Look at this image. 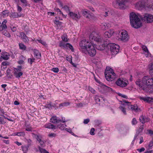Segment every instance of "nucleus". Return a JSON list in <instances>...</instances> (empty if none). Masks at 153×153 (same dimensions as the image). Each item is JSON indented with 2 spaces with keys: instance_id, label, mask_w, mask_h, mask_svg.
<instances>
[{
  "instance_id": "nucleus-1",
  "label": "nucleus",
  "mask_w": 153,
  "mask_h": 153,
  "mask_svg": "<svg viewBox=\"0 0 153 153\" xmlns=\"http://www.w3.org/2000/svg\"><path fill=\"white\" fill-rule=\"evenodd\" d=\"M80 50L82 53L93 56L96 53L95 45L85 39L82 40L79 43Z\"/></svg>"
},
{
  "instance_id": "nucleus-2",
  "label": "nucleus",
  "mask_w": 153,
  "mask_h": 153,
  "mask_svg": "<svg viewBox=\"0 0 153 153\" xmlns=\"http://www.w3.org/2000/svg\"><path fill=\"white\" fill-rule=\"evenodd\" d=\"M135 83L141 89L145 90L146 86H151L153 85V78L149 76H144L142 80L138 79Z\"/></svg>"
},
{
  "instance_id": "nucleus-3",
  "label": "nucleus",
  "mask_w": 153,
  "mask_h": 153,
  "mask_svg": "<svg viewBox=\"0 0 153 153\" xmlns=\"http://www.w3.org/2000/svg\"><path fill=\"white\" fill-rule=\"evenodd\" d=\"M129 17L130 22L132 27L137 29L142 26V17L140 15L132 12L130 14Z\"/></svg>"
},
{
  "instance_id": "nucleus-4",
  "label": "nucleus",
  "mask_w": 153,
  "mask_h": 153,
  "mask_svg": "<svg viewBox=\"0 0 153 153\" xmlns=\"http://www.w3.org/2000/svg\"><path fill=\"white\" fill-rule=\"evenodd\" d=\"M121 105L119 106V108L125 115L126 114V107H127L129 110L136 112L140 110L136 105H132L131 104L130 102H127L126 100H123L121 101Z\"/></svg>"
},
{
  "instance_id": "nucleus-5",
  "label": "nucleus",
  "mask_w": 153,
  "mask_h": 153,
  "mask_svg": "<svg viewBox=\"0 0 153 153\" xmlns=\"http://www.w3.org/2000/svg\"><path fill=\"white\" fill-rule=\"evenodd\" d=\"M105 77L108 81H112L116 77V74L111 68L107 67L105 72Z\"/></svg>"
},
{
  "instance_id": "nucleus-6",
  "label": "nucleus",
  "mask_w": 153,
  "mask_h": 153,
  "mask_svg": "<svg viewBox=\"0 0 153 153\" xmlns=\"http://www.w3.org/2000/svg\"><path fill=\"white\" fill-rule=\"evenodd\" d=\"M117 39L120 41L126 42L128 41V35L127 32L124 30L120 32Z\"/></svg>"
},
{
  "instance_id": "nucleus-7",
  "label": "nucleus",
  "mask_w": 153,
  "mask_h": 153,
  "mask_svg": "<svg viewBox=\"0 0 153 153\" xmlns=\"http://www.w3.org/2000/svg\"><path fill=\"white\" fill-rule=\"evenodd\" d=\"M89 39L91 41L93 40L98 42H101V39L98 33L96 31L92 32L89 36Z\"/></svg>"
},
{
  "instance_id": "nucleus-8",
  "label": "nucleus",
  "mask_w": 153,
  "mask_h": 153,
  "mask_svg": "<svg viewBox=\"0 0 153 153\" xmlns=\"http://www.w3.org/2000/svg\"><path fill=\"white\" fill-rule=\"evenodd\" d=\"M115 83L117 85L123 88L127 86L128 84V81L125 78H119L117 80Z\"/></svg>"
},
{
  "instance_id": "nucleus-9",
  "label": "nucleus",
  "mask_w": 153,
  "mask_h": 153,
  "mask_svg": "<svg viewBox=\"0 0 153 153\" xmlns=\"http://www.w3.org/2000/svg\"><path fill=\"white\" fill-rule=\"evenodd\" d=\"M111 53L113 55L116 54L119 52L120 46L119 45L112 43L109 44Z\"/></svg>"
},
{
  "instance_id": "nucleus-10",
  "label": "nucleus",
  "mask_w": 153,
  "mask_h": 153,
  "mask_svg": "<svg viewBox=\"0 0 153 153\" xmlns=\"http://www.w3.org/2000/svg\"><path fill=\"white\" fill-rule=\"evenodd\" d=\"M22 67L21 66H18L16 68H13V73L15 77L18 79L19 78L23 75V72L22 71Z\"/></svg>"
},
{
  "instance_id": "nucleus-11",
  "label": "nucleus",
  "mask_w": 153,
  "mask_h": 153,
  "mask_svg": "<svg viewBox=\"0 0 153 153\" xmlns=\"http://www.w3.org/2000/svg\"><path fill=\"white\" fill-rule=\"evenodd\" d=\"M142 19L144 22L150 23L153 21V16L149 14H145L142 17Z\"/></svg>"
},
{
  "instance_id": "nucleus-12",
  "label": "nucleus",
  "mask_w": 153,
  "mask_h": 153,
  "mask_svg": "<svg viewBox=\"0 0 153 153\" xmlns=\"http://www.w3.org/2000/svg\"><path fill=\"white\" fill-rule=\"evenodd\" d=\"M69 15L73 19L77 21L80 18V13L79 12H70Z\"/></svg>"
},
{
  "instance_id": "nucleus-13",
  "label": "nucleus",
  "mask_w": 153,
  "mask_h": 153,
  "mask_svg": "<svg viewBox=\"0 0 153 153\" xmlns=\"http://www.w3.org/2000/svg\"><path fill=\"white\" fill-rule=\"evenodd\" d=\"M145 2L144 0L140 1L137 2L135 5L136 8L138 10H141L146 6Z\"/></svg>"
},
{
  "instance_id": "nucleus-14",
  "label": "nucleus",
  "mask_w": 153,
  "mask_h": 153,
  "mask_svg": "<svg viewBox=\"0 0 153 153\" xmlns=\"http://www.w3.org/2000/svg\"><path fill=\"white\" fill-rule=\"evenodd\" d=\"M117 2L120 9H125L127 7L126 0H117Z\"/></svg>"
},
{
  "instance_id": "nucleus-15",
  "label": "nucleus",
  "mask_w": 153,
  "mask_h": 153,
  "mask_svg": "<svg viewBox=\"0 0 153 153\" xmlns=\"http://www.w3.org/2000/svg\"><path fill=\"white\" fill-rule=\"evenodd\" d=\"M89 11L88 10H83L82 14L83 16L89 19L90 21H93L94 17L93 15L89 13Z\"/></svg>"
},
{
  "instance_id": "nucleus-16",
  "label": "nucleus",
  "mask_w": 153,
  "mask_h": 153,
  "mask_svg": "<svg viewBox=\"0 0 153 153\" xmlns=\"http://www.w3.org/2000/svg\"><path fill=\"white\" fill-rule=\"evenodd\" d=\"M139 98L140 100H142L146 102L149 103H150L153 102V98L152 97H140Z\"/></svg>"
},
{
  "instance_id": "nucleus-17",
  "label": "nucleus",
  "mask_w": 153,
  "mask_h": 153,
  "mask_svg": "<svg viewBox=\"0 0 153 153\" xmlns=\"http://www.w3.org/2000/svg\"><path fill=\"white\" fill-rule=\"evenodd\" d=\"M101 29L103 30H105L111 27V25L109 23L103 22L100 25Z\"/></svg>"
},
{
  "instance_id": "nucleus-18",
  "label": "nucleus",
  "mask_w": 153,
  "mask_h": 153,
  "mask_svg": "<svg viewBox=\"0 0 153 153\" xmlns=\"http://www.w3.org/2000/svg\"><path fill=\"white\" fill-rule=\"evenodd\" d=\"M141 47L143 51V53L145 55L146 57H147L149 56V51L147 47L145 45H141Z\"/></svg>"
},
{
  "instance_id": "nucleus-19",
  "label": "nucleus",
  "mask_w": 153,
  "mask_h": 153,
  "mask_svg": "<svg viewBox=\"0 0 153 153\" xmlns=\"http://www.w3.org/2000/svg\"><path fill=\"white\" fill-rule=\"evenodd\" d=\"M7 22V21L6 19L4 20L2 24L0 25V31H3L7 28V26L6 25Z\"/></svg>"
},
{
  "instance_id": "nucleus-20",
  "label": "nucleus",
  "mask_w": 153,
  "mask_h": 153,
  "mask_svg": "<svg viewBox=\"0 0 153 153\" xmlns=\"http://www.w3.org/2000/svg\"><path fill=\"white\" fill-rule=\"evenodd\" d=\"M114 31L113 29H110L108 31L105 33V37L109 38L111 37L114 33Z\"/></svg>"
},
{
  "instance_id": "nucleus-21",
  "label": "nucleus",
  "mask_w": 153,
  "mask_h": 153,
  "mask_svg": "<svg viewBox=\"0 0 153 153\" xmlns=\"http://www.w3.org/2000/svg\"><path fill=\"white\" fill-rule=\"evenodd\" d=\"M61 121V120L56 116H53L50 119V122L53 123H59Z\"/></svg>"
},
{
  "instance_id": "nucleus-22",
  "label": "nucleus",
  "mask_w": 153,
  "mask_h": 153,
  "mask_svg": "<svg viewBox=\"0 0 153 153\" xmlns=\"http://www.w3.org/2000/svg\"><path fill=\"white\" fill-rule=\"evenodd\" d=\"M148 70L149 71V73L151 76L153 75V63L150 62L148 65Z\"/></svg>"
},
{
  "instance_id": "nucleus-23",
  "label": "nucleus",
  "mask_w": 153,
  "mask_h": 153,
  "mask_svg": "<svg viewBox=\"0 0 153 153\" xmlns=\"http://www.w3.org/2000/svg\"><path fill=\"white\" fill-rule=\"evenodd\" d=\"M22 16L21 14H19L17 12H12L10 13V16L13 18H18Z\"/></svg>"
},
{
  "instance_id": "nucleus-24",
  "label": "nucleus",
  "mask_w": 153,
  "mask_h": 153,
  "mask_svg": "<svg viewBox=\"0 0 153 153\" xmlns=\"http://www.w3.org/2000/svg\"><path fill=\"white\" fill-rule=\"evenodd\" d=\"M10 57L9 54L7 52H4L1 53V57L4 60H7Z\"/></svg>"
},
{
  "instance_id": "nucleus-25",
  "label": "nucleus",
  "mask_w": 153,
  "mask_h": 153,
  "mask_svg": "<svg viewBox=\"0 0 153 153\" xmlns=\"http://www.w3.org/2000/svg\"><path fill=\"white\" fill-rule=\"evenodd\" d=\"M44 127L46 128L55 129L56 128V126L51 123H48L45 124Z\"/></svg>"
},
{
  "instance_id": "nucleus-26",
  "label": "nucleus",
  "mask_w": 153,
  "mask_h": 153,
  "mask_svg": "<svg viewBox=\"0 0 153 153\" xmlns=\"http://www.w3.org/2000/svg\"><path fill=\"white\" fill-rule=\"evenodd\" d=\"M66 42L63 41H60L59 42V46L61 48L65 49H67V43H66Z\"/></svg>"
},
{
  "instance_id": "nucleus-27",
  "label": "nucleus",
  "mask_w": 153,
  "mask_h": 153,
  "mask_svg": "<svg viewBox=\"0 0 153 153\" xmlns=\"http://www.w3.org/2000/svg\"><path fill=\"white\" fill-rule=\"evenodd\" d=\"M29 145L30 144H28L27 146L23 145L21 146V148L24 153H27L29 147Z\"/></svg>"
},
{
  "instance_id": "nucleus-28",
  "label": "nucleus",
  "mask_w": 153,
  "mask_h": 153,
  "mask_svg": "<svg viewBox=\"0 0 153 153\" xmlns=\"http://www.w3.org/2000/svg\"><path fill=\"white\" fill-rule=\"evenodd\" d=\"M9 13V11L8 10H6L3 11L1 13V15L2 16L3 18L5 17L8 15Z\"/></svg>"
},
{
  "instance_id": "nucleus-29",
  "label": "nucleus",
  "mask_w": 153,
  "mask_h": 153,
  "mask_svg": "<svg viewBox=\"0 0 153 153\" xmlns=\"http://www.w3.org/2000/svg\"><path fill=\"white\" fill-rule=\"evenodd\" d=\"M139 119L140 121L143 124L149 121L148 119H146L143 116L140 117Z\"/></svg>"
},
{
  "instance_id": "nucleus-30",
  "label": "nucleus",
  "mask_w": 153,
  "mask_h": 153,
  "mask_svg": "<svg viewBox=\"0 0 153 153\" xmlns=\"http://www.w3.org/2000/svg\"><path fill=\"white\" fill-rule=\"evenodd\" d=\"M70 104V103L69 102H64L61 103L59 105V108L64 107H67L69 106Z\"/></svg>"
},
{
  "instance_id": "nucleus-31",
  "label": "nucleus",
  "mask_w": 153,
  "mask_h": 153,
  "mask_svg": "<svg viewBox=\"0 0 153 153\" xmlns=\"http://www.w3.org/2000/svg\"><path fill=\"white\" fill-rule=\"evenodd\" d=\"M26 127L25 130L28 131H32V127L29 124H26L25 125Z\"/></svg>"
},
{
  "instance_id": "nucleus-32",
  "label": "nucleus",
  "mask_w": 153,
  "mask_h": 153,
  "mask_svg": "<svg viewBox=\"0 0 153 153\" xmlns=\"http://www.w3.org/2000/svg\"><path fill=\"white\" fill-rule=\"evenodd\" d=\"M92 62L94 63L96 66H98L101 64V63L100 61L98 59H93L92 60Z\"/></svg>"
},
{
  "instance_id": "nucleus-33",
  "label": "nucleus",
  "mask_w": 153,
  "mask_h": 153,
  "mask_svg": "<svg viewBox=\"0 0 153 153\" xmlns=\"http://www.w3.org/2000/svg\"><path fill=\"white\" fill-rule=\"evenodd\" d=\"M19 48L23 51H25L26 49V46L22 43H19Z\"/></svg>"
},
{
  "instance_id": "nucleus-34",
  "label": "nucleus",
  "mask_w": 153,
  "mask_h": 153,
  "mask_svg": "<svg viewBox=\"0 0 153 153\" xmlns=\"http://www.w3.org/2000/svg\"><path fill=\"white\" fill-rule=\"evenodd\" d=\"M66 125L63 124H60L57 126V127L61 130H64Z\"/></svg>"
},
{
  "instance_id": "nucleus-35",
  "label": "nucleus",
  "mask_w": 153,
  "mask_h": 153,
  "mask_svg": "<svg viewBox=\"0 0 153 153\" xmlns=\"http://www.w3.org/2000/svg\"><path fill=\"white\" fill-rule=\"evenodd\" d=\"M102 98L101 97H99L98 96H96L95 97V100L97 103L99 104L101 100L102 99Z\"/></svg>"
},
{
  "instance_id": "nucleus-36",
  "label": "nucleus",
  "mask_w": 153,
  "mask_h": 153,
  "mask_svg": "<svg viewBox=\"0 0 153 153\" xmlns=\"http://www.w3.org/2000/svg\"><path fill=\"white\" fill-rule=\"evenodd\" d=\"M34 54L35 56H36L37 57L39 58L41 56L40 53H39V51L36 50L34 51Z\"/></svg>"
},
{
  "instance_id": "nucleus-37",
  "label": "nucleus",
  "mask_w": 153,
  "mask_h": 153,
  "mask_svg": "<svg viewBox=\"0 0 153 153\" xmlns=\"http://www.w3.org/2000/svg\"><path fill=\"white\" fill-rule=\"evenodd\" d=\"M104 90L107 92H111L112 91V89L111 88L108 87L106 85H105L103 87Z\"/></svg>"
},
{
  "instance_id": "nucleus-38",
  "label": "nucleus",
  "mask_w": 153,
  "mask_h": 153,
  "mask_svg": "<svg viewBox=\"0 0 153 153\" xmlns=\"http://www.w3.org/2000/svg\"><path fill=\"white\" fill-rule=\"evenodd\" d=\"M38 149L41 153H49V152L45 149L41 148L39 146L38 147Z\"/></svg>"
},
{
  "instance_id": "nucleus-39",
  "label": "nucleus",
  "mask_w": 153,
  "mask_h": 153,
  "mask_svg": "<svg viewBox=\"0 0 153 153\" xmlns=\"http://www.w3.org/2000/svg\"><path fill=\"white\" fill-rule=\"evenodd\" d=\"M9 65V63L7 61L3 62L1 63V67H3L4 68H6V66L8 65Z\"/></svg>"
},
{
  "instance_id": "nucleus-40",
  "label": "nucleus",
  "mask_w": 153,
  "mask_h": 153,
  "mask_svg": "<svg viewBox=\"0 0 153 153\" xmlns=\"http://www.w3.org/2000/svg\"><path fill=\"white\" fill-rule=\"evenodd\" d=\"M143 129V126H140L139 128L138 129V130L137 131V134H136L138 135V134L140 133Z\"/></svg>"
},
{
  "instance_id": "nucleus-41",
  "label": "nucleus",
  "mask_w": 153,
  "mask_h": 153,
  "mask_svg": "<svg viewBox=\"0 0 153 153\" xmlns=\"http://www.w3.org/2000/svg\"><path fill=\"white\" fill-rule=\"evenodd\" d=\"M4 30L2 32L3 34L8 37H10V33L7 30Z\"/></svg>"
},
{
  "instance_id": "nucleus-42",
  "label": "nucleus",
  "mask_w": 153,
  "mask_h": 153,
  "mask_svg": "<svg viewBox=\"0 0 153 153\" xmlns=\"http://www.w3.org/2000/svg\"><path fill=\"white\" fill-rule=\"evenodd\" d=\"M153 146V141L151 140L148 144V150H150L152 149Z\"/></svg>"
},
{
  "instance_id": "nucleus-43",
  "label": "nucleus",
  "mask_w": 153,
  "mask_h": 153,
  "mask_svg": "<svg viewBox=\"0 0 153 153\" xmlns=\"http://www.w3.org/2000/svg\"><path fill=\"white\" fill-rule=\"evenodd\" d=\"M61 38L62 39V41L67 42H68V39L67 36L66 35H63L61 36Z\"/></svg>"
},
{
  "instance_id": "nucleus-44",
  "label": "nucleus",
  "mask_w": 153,
  "mask_h": 153,
  "mask_svg": "<svg viewBox=\"0 0 153 153\" xmlns=\"http://www.w3.org/2000/svg\"><path fill=\"white\" fill-rule=\"evenodd\" d=\"M67 49L68 48L72 52L74 51V49L73 46L71 44L69 43H67Z\"/></svg>"
},
{
  "instance_id": "nucleus-45",
  "label": "nucleus",
  "mask_w": 153,
  "mask_h": 153,
  "mask_svg": "<svg viewBox=\"0 0 153 153\" xmlns=\"http://www.w3.org/2000/svg\"><path fill=\"white\" fill-rule=\"evenodd\" d=\"M54 10L58 13L59 14L62 15L63 16H64V15L62 13L61 11L59 8H55Z\"/></svg>"
},
{
  "instance_id": "nucleus-46",
  "label": "nucleus",
  "mask_w": 153,
  "mask_h": 153,
  "mask_svg": "<svg viewBox=\"0 0 153 153\" xmlns=\"http://www.w3.org/2000/svg\"><path fill=\"white\" fill-rule=\"evenodd\" d=\"M22 40L25 43H28L29 42V40L28 39V37L27 36L24 38Z\"/></svg>"
},
{
  "instance_id": "nucleus-47",
  "label": "nucleus",
  "mask_w": 153,
  "mask_h": 153,
  "mask_svg": "<svg viewBox=\"0 0 153 153\" xmlns=\"http://www.w3.org/2000/svg\"><path fill=\"white\" fill-rule=\"evenodd\" d=\"M35 59L34 58H28V62L30 63L31 65L33 62L35 61Z\"/></svg>"
},
{
  "instance_id": "nucleus-48",
  "label": "nucleus",
  "mask_w": 153,
  "mask_h": 153,
  "mask_svg": "<svg viewBox=\"0 0 153 153\" xmlns=\"http://www.w3.org/2000/svg\"><path fill=\"white\" fill-rule=\"evenodd\" d=\"M18 136L23 137L25 135V132L23 131L18 132Z\"/></svg>"
},
{
  "instance_id": "nucleus-49",
  "label": "nucleus",
  "mask_w": 153,
  "mask_h": 153,
  "mask_svg": "<svg viewBox=\"0 0 153 153\" xmlns=\"http://www.w3.org/2000/svg\"><path fill=\"white\" fill-rule=\"evenodd\" d=\"M88 89L89 90L91 91L92 93L93 94H95V90L91 87H89L88 88Z\"/></svg>"
},
{
  "instance_id": "nucleus-50",
  "label": "nucleus",
  "mask_w": 153,
  "mask_h": 153,
  "mask_svg": "<svg viewBox=\"0 0 153 153\" xmlns=\"http://www.w3.org/2000/svg\"><path fill=\"white\" fill-rule=\"evenodd\" d=\"M65 130L69 132L70 134H71L72 135H74V136H75L74 134V133L72 131L71 129L70 128H65Z\"/></svg>"
},
{
  "instance_id": "nucleus-51",
  "label": "nucleus",
  "mask_w": 153,
  "mask_h": 153,
  "mask_svg": "<svg viewBox=\"0 0 153 153\" xmlns=\"http://www.w3.org/2000/svg\"><path fill=\"white\" fill-rule=\"evenodd\" d=\"M52 71L54 73H57L59 72V69L58 68H54L52 69Z\"/></svg>"
},
{
  "instance_id": "nucleus-52",
  "label": "nucleus",
  "mask_w": 153,
  "mask_h": 153,
  "mask_svg": "<svg viewBox=\"0 0 153 153\" xmlns=\"http://www.w3.org/2000/svg\"><path fill=\"white\" fill-rule=\"evenodd\" d=\"M118 94L119 96L121 97H122L123 98H126V99L128 98L125 95L121 94L119 93Z\"/></svg>"
},
{
  "instance_id": "nucleus-53",
  "label": "nucleus",
  "mask_w": 153,
  "mask_h": 153,
  "mask_svg": "<svg viewBox=\"0 0 153 153\" xmlns=\"http://www.w3.org/2000/svg\"><path fill=\"white\" fill-rule=\"evenodd\" d=\"M48 136L51 137H55L56 136V135L54 133H51L48 135Z\"/></svg>"
},
{
  "instance_id": "nucleus-54",
  "label": "nucleus",
  "mask_w": 153,
  "mask_h": 153,
  "mask_svg": "<svg viewBox=\"0 0 153 153\" xmlns=\"http://www.w3.org/2000/svg\"><path fill=\"white\" fill-rule=\"evenodd\" d=\"M137 123V121L136 119L134 118L132 120V124L133 125H135Z\"/></svg>"
},
{
  "instance_id": "nucleus-55",
  "label": "nucleus",
  "mask_w": 153,
  "mask_h": 153,
  "mask_svg": "<svg viewBox=\"0 0 153 153\" xmlns=\"http://www.w3.org/2000/svg\"><path fill=\"white\" fill-rule=\"evenodd\" d=\"M145 149L144 147H142L140 149H137V151L140 152H144L145 150Z\"/></svg>"
},
{
  "instance_id": "nucleus-56",
  "label": "nucleus",
  "mask_w": 153,
  "mask_h": 153,
  "mask_svg": "<svg viewBox=\"0 0 153 153\" xmlns=\"http://www.w3.org/2000/svg\"><path fill=\"white\" fill-rule=\"evenodd\" d=\"M95 131L94 128H91V131L90 132V134L91 135H94L95 134V133L94 132Z\"/></svg>"
},
{
  "instance_id": "nucleus-57",
  "label": "nucleus",
  "mask_w": 153,
  "mask_h": 153,
  "mask_svg": "<svg viewBox=\"0 0 153 153\" xmlns=\"http://www.w3.org/2000/svg\"><path fill=\"white\" fill-rule=\"evenodd\" d=\"M21 2L23 3L24 5L26 6L27 5V0H20Z\"/></svg>"
},
{
  "instance_id": "nucleus-58",
  "label": "nucleus",
  "mask_w": 153,
  "mask_h": 153,
  "mask_svg": "<svg viewBox=\"0 0 153 153\" xmlns=\"http://www.w3.org/2000/svg\"><path fill=\"white\" fill-rule=\"evenodd\" d=\"M6 123V122L3 119L0 117V124H4Z\"/></svg>"
},
{
  "instance_id": "nucleus-59",
  "label": "nucleus",
  "mask_w": 153,
  "mask_h": 153,
  "mask_svg": "<svg viewBox=\"0 0 153 153\" xmlns=\"http://www.w3.org/2000/svg\"><path fill=\"white\" fill-rule=\"evenodd\" d=\"M20 35L22 39L26 36L25 34L23 32L21 33H20Z\"/></svg>"
},
{
  "instance_id": "nucleus-60",
  "label": "nucleus",
  "mask_w": 153,
  "mask_h": 153,
  "mask_svg": "<svg viewBox=\"0 0 153 153\" xmlns=\"http://www.w3.org/2000/svg\"><path fill=\"white\" fill-rule=\"evenodd\" d=\"M20 35L22 39L26 36L25 34L23 32L21 33H20Z\"/></svg>"
},
{
  "instance_id": "nucleus-61",
  "label": "nucleus",
  "mask_w": 153,
  "mask_h": 153,
  "mask_svg": "<svg viewBox=\"0 0 153 153\" xmlns=\"http://www.w3.org/2000/svg\"><path fill=\"white\" fill-rule=\"evenodd\" d=\"M36 41H38L39 43L42 44L43 45H45L46 44V42L41 40H37Z\"/></svg>"
},
{
  "instance_id": "nucleus-62",
  "label": "nucleus",
  "mask_w": 153,
  "mask_h": 153,
  "mask_svg": "<svg viewBox=\"0 0 153 153\" xmlns=\"http://www.w3.org/2000/svg\"><path fill=\"white\" fill-rule=\"evenodd\" d=\"M54 22L55 24L57 26L60 25H61V22L56 20H55Z\"/></svg>"
},
{
  "instance_id": "nucleus-63",
  "label": "nucleus",
  "mask_w": 153,
  "mask_h": 153,
  "mask_svg": "<svg viewBox=\"0 0 153 153\" xmlns=\"http://www.w3.org/2000/svg\"><path fill=\"white\" fill-rule=\"evenodd\" d=\"M90 120L89 119H86L84 120L83 123L85 124H87L89 122Z\"/></svg>"
},
{
  "instance_id": "nucleus-64",
  "label": "nucleus",
  "mask_w": 153,
  "mask_h": 153,
  "mask_svg": "<svg viewBox=\"0 0 153 153\" xmlns=\"http://www.w3.org/2000/svg\"><path fill=\"white\" fill-rule=\"evenodd\" d=\"M63 8L66 11H69V8L67 6H64Z\"/></svg>"
}]
</instances>
